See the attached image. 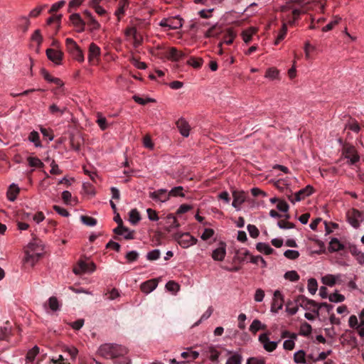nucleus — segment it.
<instances>
[{"mask_svg":"<svg viewBox=\"0 0 364 364\" xmlns=\"http://www.w3.org/2000/svg\"><path fill=\"white\" fill-rule=\"evenodd\" d=\"M160 251L157 249L149 252L146 255V259L150 261L156 260L160 257Z\"/></svg>","mask_w":364,"mask_h":364,"instance_id":"nucleus-57","label":"nucleus"},{"mask_svg":"<svg viewBox=\"0 0 364 364\" xmlns=\"http://www.w3.org/2000/svg\"><path fill=\"white\" fill-rule=\"evenodd\" d=\"M242 360V355L237 353H235L227 360L226 364H241Z\"/></svg>","mask_w":364,"mask_h":364,"instance_id":"nucleus-41","label":"nucleus"},{"mask_svg":"<svg viewBox=\"0 0 364 364\" xmlns=\"http://www.w3.org/2000/svg\"><path fill=\"white\" fill-rule=\"evenodd\" d=\"M245 200V196L244 192H233V201L232 204L233 207L238 208Z\"/></svg>","mask_w":364,"mask_h":364,"instance_id":"nucleus-23","label":"nucleus"},{"mask_svg":"<svg viewBox=\"0 0 364 364\" xmlns=\"http://www.w3.org/2000/svg\"><path fill=\"white\" fill-rule=\"evenodd\" d=\"M67 51L71 55L73 59L82 63L84 61V55L77 43L72 38L65 39Z\"/></svg>","mask_w":364,"mask_h":364,"instance_id":"nucleus-4","label":"nucleus"},{"mask_svg":"<svg viewBox=\"0 0 364 364\" xmlns=\"http://www.w3.org/2000/svg\"><path fill=\"white\" fill-rule=\"evenodd\" d=\"M114 232L118 235H122L126 240H131L134 238V231L123 226L122 219H119V225L114 229Z\"/></svg>","mask_w":364,"mask_h":364,"instance_id":"nucleus-11","label":"nucleus"},{"mask_svg":"<svg viewBox=\"0 0 364 364\" xmlns=\"http://www.w3.org/2000/svg\"><path fill=\"white\" fill-rule=\"evenodd\" d=\"M158 286V279H151L143 282L140 286L141 291L144 294H149L153 291Z\"/></svg>","mask_w":364,"mask_h":364,"instance_id":"nucleus-15","label":"nucleus"},{"mask_svg":"<svg viewBox=\"0 0 364 364\" xmlns=\"http://www.w3.org/2000/svg\"><path fill=\"white\" fill-rule=\"evenodd\" d=\"M100 48L95 43H92L89 46L88 60L92 61L95 58L100 56Z\"/></svg>","mask_w":364,"mask_h":364,"instance_id":"nucleus-21","label":"nucleus"},{"mask_svg":"<svg viewBox=\"0 0 364 364\" xmlns=\"http://www.w3.org/2000/svg\"><path fill=\"white\" fill-rule=\"evenodd\" d=\"M278 226L282 229H291L294 228V224L286 220H279L277 223Z\"/></svg>","mask_w":364,"mask_h":364,"instance_id":"nucleus-61","label":"nucleus"},{"mask_svg":"<svg viewBox=\"0 0 364 364\" xmlns=\"http://www.w3.org/2000/svg\"><path fill=\"white\" fill-rule=\"evenodd\" d=\"M259 341L262 344L264 349L267 352L274 351L277 348L278 344L277 341H269L268 333L260 334L259 336Z\"/></svg>","mask_w":364,"mask_h":364,"instance_id":"nucleus-8","label":"nucleus"},{"mask_svg":"<svg viewBox=\"0 0 364 364\" xmlns=\"http://www.w3.org/2000/svg\"><path fill=\"white\" fill-rule=\"evenodd\" d=\"M183 188L182 186L174 187L168 193L169 197L170 196H173V197H177V196L184 197L185 194L183 193Z\"/></svg>","mask_w":364,"mask_h":364,"instance_id":"nucleus-52","label":"nucleus"},{"mask_svg":"<svg viewBox=\"0 0 364 364\" xmlns=\"http://www.w3.org/2000/svg\"><path fill=\"white\" fill-rule=\"evenodd\" d=\"M199 356V353L198 351H191V352H183L181 353V357L183 358H191V360H194L197 359Z\"/></svg>","mask_w":364,"mask_h":364,"instance_id":"nucleus-62","label":"nucleus"},{"mask_svg":"<svg viewBox=\"0 0 364 364\" xmlns=\"http://www.w3.org/2000/svg\"><path fill=\"white\" fill-rule=\"evenodd\" d=\"M31 40L37 43L38 46H40L43 41V37L41 34L40 30L37 29L34 31L31 36Z\"/></svg>","mask_w":364,"mask_h":364,"instance_id":"nucleus-60","label":"nucleus"},{"mask_svg":"<svg viewBox=\"0 0 364 364\" xmlns=\"http://www.w3.org/2000/svg\"><path fill=\"white\" fill-rule=\"evenodd\" d=\"M350 253L355 256L360 264H364V253L360 251L355 246L350 247Z\"/></svg>","mask_w":364,"mask_h":364,"instance_id":"nucleus-33","label":"nucleus"},{"mask_svg":"<svg viewBox=\"0 0 364 364\" xmlns=\"http://www.w3.org/2000/svg\"><path fill=\"white\" fill-rule=\"evenodd\" d=\"M149 197L156 202L164 203L169 199L166 189H159L149 193Z\"/></svg>","mask_w":364,"mask_h":364,"instance_id":"nucleus-13","label":"nucleus"},{"mask_svg":"<svg viewBox=\"0 0 364 364\" xmlns=\"http://www.w3.org/2000/svg\"><path fill=\"white\" fill-rule=\"evenodd\" d=\"M176 127L180 134L184 136L188 137L190 134L191 127L188 122L183 118L179 119L176 122Z\"/></svg>","mask_w":364,"mask_h":364,"instance_id":"nucleus-16","label":"nucleus"},{"mask_svg":"<svg viewBox=\"0 0 364 364\" xmlns=\"http://www.w3.org/2000/svg\"><path fill=\"white\" fill-rule=\"evenodd\" d=\"M141 220L139 212L136 209H132L129 212V222L132 225H136Z\"/></svg>","mask_w":364,"mask_h":364,"instance_id":"nucleus-35","label":"nucleus"},{"mask_svg":"<svg viewBox=\"0 0 364 364\" xmlns=\"http://www.w3.org/2000/svg\"><path fill=\"white\" fill-rule=\"evenodd\" d=\"M28 140L33 143L36 147H41L42 146L40 141L39 134L36 131H32L30 133Z\"/></svg>","mask_w":364,"mask_h":364,"instance_id":"nucleus-32","label":"nucleus"},{"mask_svg":"<svg viewBox=\"0 0 364 364\" xmlns=\"http://www.w3.org/2000/svg\"><path fill=\"white\" fill-rule=\"evenodd\" d=\"M257 31V29L255 27H250L246 30H244L242 33V38L243 41L245 43H249L252 38V36L255 35Z\"/></svg>","mask_w":364,"mask_h":364,"instance_id":"nucleus-20","label":"nucleus"},{"mask_svg":"<svg viewBox=\"0 0 364 364\" xmlns=\"http://www.w3.org/2000/svg\"><path fill=\"white\" fill-rule=\"evenodd\" d=\"M49 111L52 114L59 113L62 115L67 111V107L59 108L55 104H53L49 107Z\"/></svg>","mask_w":364,"mask_h":364,"instance_id":"nucleus-55","label":"nucleus"},{"mask_svg":"<svg viewBox=\"0 0 364 364\" xmlns=\"http://www.w3.org/2000/svg\"><path fill=\"white\" fill-rule=\"evenodd\" d=\"M176 239L180 246L183 248H188L195 245L197 242V239L191 235L188 232L176 235Z\"/></svg>","mask_w":364,"mask_h":364,"instance_id":"nucleus-7","label":"nucleus"},{"mask_svg":"<svg viewBox=\"0 0 364 364\" xmlns=\"http://www.w3.org/2000/svg\"><path fill=\"white\" fill-rule=\"evenodd\" d=\"M284 278L290 282H297L300 277L296 271L291 270L284 274Z\"/></svg>","mask_w":364,"mask_h":364,"instance_id":"nucleus-48","label":"nucleus"},{"mask_svg":"<svg viewBox=\"0 0 364 364\" xmlns=\"http://www.w3.org/2000/svg\"><path fill=\"white\" fill-rule=\"evenodd\" d=\"M129 6V0H121L119 2L117 9L114 12V15L117 18V21H119L121 18L124 15L125 9Z\"/></svg>","mask_w":364,"mask_h":364,"instance_id":"nucleus-19","label":"nucleus"},{"mask_svg":"<svg viewBox=\"0 0 364 364\" xmlns=\"http://www.w3.org/2000/svg\"><path fill=\"white\" fill-rule=\"evenodd\" d=\"M185 57V53L181 50H177L175 47H171L168 49L166 58L172 61H178Z\"/></svg>","mask_w":364,"mask_h":364,"instance_id":"nucleus-18","label":"nucleus"},{"mask_svg":"<svg viewBox=\"0 0 364 364\" xmlns=\"http://www.w3.org/2000/svg\"><path fill=\"white\" fill-rule=\"evenodd\" d=\"M247 228L250 235L252 237L256 238L259 236V231L255 225L250 224L247 225Z\"/></svg>","mask_w":364,"mask_h":364,"instance_id":"nucleus-58","label":"nucleus"},{"mask_svg":"<svg viewBox=\"0 0 364 364\" xmlns=\"http://www.w3.org/2000/svg\"><path fill=\"white\" fill-rule=\"evenodd\" d=\"M46 55L48 58L56 65L61 64L63 53L62 51L52 48L46 50Z\"/></svg>","mask_w":364,"mask_h":364,"instance_id":"nucleus-12","label":"nucleus"},{"mask_svg":"<svg viewBox=\"0 0 364 364\" xmlns=\"http://www.w3.org/2000/svg\"><path fill=\"white\" fill-rule=\"evenodd\" d=\"M236 37V33L232 28H228L226 31V33L224 36V40L223 41V43L227 45H230L233 43L235 38Z\"/></svg>","mask_w":364,"mask_h":364,"instance_id":"nucleus-26","label":"nucleus"},{"mask_svg":"<svg viewBox=\"0 0 364 364\" xmlns=\"http://www.w3.org/2000/svg\"><path fill=\"white\" fill-rule=\"evenodd\" d=\"M19 191L20 189L17 186L14 184L11 185L9 191H7L8 199L11 201L15 200L18 194L19 193Z\"/></svg>","mask_w":364,"mask_h":364,"instance_id":"nucleus-28","label":"nucleus"},{"mask_svg":"<svg viewBox=\"0 0 364 364\" xmlns=\"http://www.w3.org/2000/svg\"><path fill=\"white\" fill-rule=\"evenodd\" d=\"M264 77L270 80L279 79V71L275 68H268L265 73Z\"/></svg>","mask_w":364,"mask_h":364,"instance_id":"nucleus-30","label":"nucleus"},{"mask_svg":"<svg viewBox=\"0 0 364 364\" xmlns=\"http://www.w3.org/2000/svg\"><path fill=\"white\" fill-rule=\"evenodd\" d=\"M128 349L120 344L107 343L102 344L98 350L97 353L107 359H116L123 358L120 364H130V360L124 358L127 354Z\"/></svg>","mask_w":364,"mask_h":364,"instance_id":"nucleus-1","label":"nucleus"},{"mask_svg":"<svg viewBox=\"0 0 364 364\" xmlns=\"http://www.w3.org/2000/svg\"><path fill=\"white\" fill-rule=\"evenodd\" d=\"M314 192V187L311 185H308L305 188L296 192L294 196H293L292 195L289 196L288 199L292 203H295L296 202H299L305 199L306 197L311 196Z\"/></svg>","mask_w":364,"mask_h":364,"instance_id":"nucleus-5","label":"nucleus"},{"mask_svg":"<svg viewBox=\"0 0 364 364\" xmlns=\"http://www.w3.org/2000/svg\"><path fill=\"white\" fill-rule=\"evenodd\" d=\"M96 269L95 263L90 262L87 263L84 261H80L78 262V267L73 269V272L75 274H81L85 272H93Z\"/></svg>","mask_w":364,"mask_h":364,"instance_id":"nucleus-10","label":"nucleus"},{"mask_svg":"<svg viewBox=\"0 0 364 364\" xmlns=\"http://www.w3.org/2000/svg\"><path fill=\"white\" fill-rule=\"evenodd\" d=\"M203 62V60L202 58H191L188 60L187 63L194 68H199L201 67Z\"/></svg>","mask_w":364,"mask_h":364,"instance_id":"nucleus-53","label":"nucleus"},{"mask_svg":"<svg viewBox=\"0 0 364 364\" xmlns=\"http://www.w3.org/2000/svg\"><path fill=\"white\" fill-rule=\"evenodd\" d=\"M119 296L120 294L116 288H112L111 290H108L105 294V298L108 300H114L119 297Z\"/></svg>","mask_w":364,"mask_h":364,"instance_id":"nucleus-45","label":"nucleus"},{"mask_svg":"<svg viewBox=\"0 0 364 364\" xmlns=\"http://www.w3.org/2000/svg\"><path fill=\"white\" fill-rule=\"evenodd\" d=\"M221 33V28L217 24L213 25L205 33V38L216 37Z\"/></svg>","mask_w":364,"mask_h":364,"instance_id":"nucleus-29","label":"nucleus"},{"mask_svg":"<svg viewBox=\"0 0 364 364\" xmlns=\"http://www.w3.org/2000/svg\"><path fill=\"white\" fill-rule=\"evenodd\" d=\"M80 220L87 226H95L97 224V220L90 216L82 215Z\"/></svg>","mask_w":364,"mask_h":364,"instance_id":"nucleus-51","label":"nucleus"},{"mask_svg":"<svg viewBox=\"0 0 364 364\" xmlns=\"http://www.w3.org/2000/svg\"><path fill=\"white\" fill-rule=\"evenodd\" d=\"M284 300V296L279 290H276L274 292L272 303L271 306V311L274 313H277L283 307Z\"/></svg>","mask_w":364,"mask_h":364,"instance_id":"nucleus-9","label":"nucleus"},{"mask_svg":"<svg viewBox=\"0 0 364 364\" xmlns=\"http://www.w3.org/2000/svg\"><path fill=\"white\" fill-rule=\"evenodd\" d=\"M43 254V248L36 242H30L25 250V262L34 266Z\"/></svg>","mask_w":364,"mask_h":364,"instance_id":"nucleus-2","label":"nucleus"},{"mask_svg":"<svg viewBox=\"0 0 364 364\" xmlns=\"http://www.w3.org/2000/svg\"><path fill=\"white\" fill-rule=\"evenodd\" d=\"M28 162L31 167H43V163L37 157H28Z\"/></svg>","mask_w":364,"mask_h":364,"instance_id":"nucleus-54","label":"nucleus"},{"mask_svg":"<svg viewBox=\"0 0 364 364\" xmlns=\"http://www.w3.org/2000/svg\"><path fill=\"white\" fill-rule=\"evenodd\" d=\"M166 289L168 291H170L173 294H176V292H178L179 291L180 286L178 283H176L174 281H169L166 284Z\"/></svg>","mask_w":364,"mask_h":364,"instance_id":"nucleus-43","label":"nucleus"},{"mask_svg":"<svg viewBox=\"0 0 364 364\" xmlns=\"http://www.w3.org/2000/svg\"><path fill=\"white\" fill-rule=\"evenodd\" d=\"M138 257L139 254L137 253V252L134 250L128 252L125 255V258L127 259L128 262H134L138 259Z\"/></svg>","mask_w":364,"mask_h":364,"instance_id":"nucleus-59","label":"nucleus"},{"mask_svg":"<svg viewBox=\"0 0 364 364\" xmlns=\"http://www.w3.org/2000/svg\"><path fill=\"white\" fill-rule=\"evenodd\" d=\"M307 288H308L309 291L311 294H316V292L317 291V289H318L317 281L315 279H313V278L309 279L308 280Z\"/></svg>","mask_w":364,"mask_h":364,"instance_id":"nucleus-49","label":"nucleus"},{"mask_svg":"<svg viewBox=\"0 0 364 364\" xmlns=\"http://www.w3.org/2000/svg\"><path fill=\"white\" fill-rule=\"evenodd\" d=\"M88 24L90 26L92 31H97L100 28V23L95 18L94 16L89 19Z\"/></svg>","mask_w":364,"mask_h":364,"instance_id":"nucleus-64","label":"nucleus"},{"mask_svg":"<svg viewBox=\"0 0 364 364\" xmlns=\"http://www.w3.org/2000/svg\"><path fill=\"white\" fill-rule=\"evenodd\" d=\"M70 21L77 28V31L81 33L85 31V23L82 19L79 14H73L70 16Z\"/></svg>","mask_w":364,"mask_h":364,"instance_id":"nucleus-14","label":"nucleus"},{"mask_svg":"<svg viewBox=\"0 0 364 364\" xmlns=\"http://www.w3.org/2000/svg\"><path fill=\"white\" fill-rule=\"evenodd\" d=\"M166 223L168 224L167 230L171 231L173 228L178 227V221L175 216L168 215L166 217Z\"/></svg>","mask_w":364,"mask_h":364,"instance_id":"nucleus-38","label":"nucleus"},{"mask_svg":"<svg viewBox=\"0 0 364 364\" xmlns=\"http://www.w3.org/2000/svg\"><path fill=\"white\" fill-rule=\"evenodd\" d=\"M328 299L331 302L338 303L343 301L345 300V296L343 294H339L338 291H335L328 296Z\"/></svg>","mask_w":364,"mask_h":364,"instance_id":"nucleus-46","label":"nucleus"},{"mask_svg":"<svg viewBox=\"0 0 364 364\" xmlns=\"http://www.w3.org/2000/svg\"><path fill=\"white\" fill-rule=\"evenodd\" d=\"M338 170L336 167L332 166L326 169H320L321 175L323 178L328 176V174L335 176L338 173Z\"/></svg>","mask_w":364,"mask_h":364,"instance_id":"nucleus-50","label":"nucleus"},{"mask_svg":"<svg viewBox=\"0 0 364 364\" xmlns=\"http://www.w3.org/2000/svg\"><path fill=\"white\" fill-rule=\"evenodd\" d=\"M287 32V25L285 23H283V25L277 35V37L274 41L275 45H278L279 43V42L284 38V37L286 36Z\"/></svg>","mask_w":364,"mask_h":364,"instance_id":"nucleus-47","label":"nucleus"},{"mask_svg":"<svg viewBox=\"0 0 364 364\" xmlns=\"http://www.w3.org/2000/svg\"><path fill=\"white\" fill-rule=\"evenodd\" d=\"M347 220L354 228H358L360 222L364 220L363 213L357 209L353 208L347 213Z\"/></svg>","mask_w":364,"mask_h":364,"instance_id":"nucleus-6","label":"nucleus"},{"mask_svg":"<svg viewBox=\"0 0 364 364\" xmlns=\"http://www.w3.org/2000/svg\"><path fill=\"white\" fill-rule=\"evenodd\" d=\"M306 353L304 350H300L296 352L294 355V360L296 363H306Z\"/></svg>","mask_w":364,"mask_h":364,"instance_id":"nucleus-40","label":"nucleus"},{"mask_svg":"<svg viewBox=\"0 0 364 364\" xmlns=\"http://www.w3.org/2000/svg\"><path fill=\"white\" fill-rule=\"evenodd\" d=\"M49 309L53 311H57L60 309L59 301L55 296H51L48 301Z\"/></svg>","mask_w":364,"mask_h":364,"instance_id":"nucleus-37","label":"nucleus"},{"mask_svg":"<svg viewBox=\"0 0 364 364\" xmlns=\"http://www.w3.org/2000/svg\"><path fill=\"white\" fill-rule=\"evenodd\" d=\"M256 249L262 253H264L267 255L272 254L274 250L270 247V245L265 242H258L256 245Z\"/></svg>","mask_w":364,"mask_h":364,"instance_id":"nucleus-25","label":"nucleus"},{"mask_svg":"<svg viewBox=\"0 0 364 364\" xmlns=\"http://www.w3.org/2000/svg\"><path fill=\"white\" fill-rule=\"evenodd\" d=\"M246 364H265L263 358L252 357L247 360Z\"/></svg>","mask_w":364,"mask_h":364,"instance_id":"nucleus-63","label":"nucleus"},{"mask_svg":"<svg viewBox=\"0 0 364 364\" xmlns=\"http://www.w3.org/2000/svg\"><path fill=\"white\" fill-rule=\"evenodd\" d=\"M343 248L344 245L337 238H332L329 242L328 251L331 252H338Z\"/></svg>","mask_w":364,"mask_h":364,"instance_id":"nucleus-24","label":"nucleus"},{"mask_svg":"<svg viewBox=\"0 0 364 364\" xmlns=\"http://www.w3.org/2000/svg\"><path fill=\"white\" fill-rule=\"evenodd\" d=\"M341 18L340 17L336 16L333 20L329 22L326 26L322 28L323 32H327L332 30L338 23L341 21Z\"/></svg>","mask_w":364,"mask_h":364,"instance_id":"nucleus-42","label":"nucleus"},{"mask_svg":"<svg viewBox=\"0 0 364 364\" xmlns=\"http://www.w3.org/2000/svg\"><path fill=\"white\" fill-rule=\"evenodd\" d=\"M208 351L210 353V360L213 363H218V358L220 355V353L215 348V347L209 346Z\"/></svg>","mask_w":364,"mask_h":364,"instance_id":"nucleus-31","label":"nucleus"},{"mask_svg":"<svg viewBox=\"0 0 364 364\" xmlns=\"http://www.w3.org/2000/svg\"><path fill=\"white\" fill-rule=\"evenodd\" d=\"M226 255L225 243H220V247L213 251L212 258L215 261H223Z\"/></svg>","mask_w":364,"mask_h":364,"instance_id":"nucleus-17","label":"nucleus"},{"mask_svg":"<svg viewBox=\"0 0 364 364\" xmlns=\"http://www.w3.org/2000/svg\"><path fill=\"white\" fill-rule=\"evenodd\" d=\"M341 158L347 159L349 165H353L360 161V155L356 148L350 144H343L341 149Z\"/></svg>","mask_w":364,"mask_h":364,"instance_id":"nucleus-3","label":"nucleus"},{"mask_svg":"<svg viewBox=\"0 0 364 364\" xmlns=\"http://www.w3.org/2000/svg\"><path fill=\"white\" fill-rule=\"evenodd\" d=\"M289 337L290 339L284 341L283 347L286 350H291L294 349L295 346L294 340L296 338V335L295 333H291Z\"/></svg>","mask_w":364,"mask_h":364,"instance_id":"nucleus-34","label":"nucleus"},{"mask_svg":"<svg viewBox=\"0 0 364 364\" xmlns=\"http://www.w3.org/2000/svg\"><path fill=\"white\" fill-rule=\"evenodd\" d=\"M312 328L311 326L304 322L301 324L300 328H299V334L304 336H308L311 333Z\"/></svg>","mask_w":364,"mask_h":364,"instance_id":"nucleus-36","label":"nucleus"},{"mask_svg":"<svg viewBox=\"0 0 364 364\" xmlns=\"http://www.w3.org/2000/svg\"><path fill=\"white\" fill-rule=\"evenodd\" d=\"M39 353V348L37 346H35L31 350H29L26 354V360L28 362H33L36 358V356Z\"/></svg>","mask_w":364,"mask_h":364,"instance_id":"nucleus-39","label":"nucleus"},{"mask_svg":"<svg viewBox=\"0 0 364 364\" xmlns=\"http://www.w3.org/2000/svg\"><path fill=\"white\" fill-rule=\"evenodd\" d=\"M168 21L169 29H178L181 28L183 26V19L179 16L168 18Z\"/></svg>","mask_w":364,"mask_h":364,"instance_id":"nucleus-22","label":"nucleus"},{"mask_svg":"<svg viewBox=\"0 0 364 364\" xmlns=\"http://www.w3.org/2000/svg\"><path fill=\"white\" fill-rule=\"evenodd\" d=\"M284 255L289 259H295L299 257V252L297 250H287L284 252Z\"/></svg>","mask_w":364,"mask_h":364,"instance_id":"nucleus-56","label":"nucleus"},{"mask_svg":"<svg viewBox=\"0 0 364 364\" xmlns=\"http://www.w3.org/2000/svg\"><path fill=\"white\" fill-rule=\"evenodd\" d=\"M322 282L325 285L333 287L336 282V277L332 274H327L322 277Z\"/></svg>","mask_w":364,"mask_h":364,"instance_id":"nucleus-44","label":"nucleus"},{"mask_svg":"<svg viewBox=\"0 0 364 364\" xmlns=\"http://www.w3.org/2000/svg\"><path fill=\"white\" fill-rule=\"evenodd\" d=\"M266 328V325L262 324L260 321L258 319H255L250 326V331L252 332L253 334H256V333L259 330H264Z\"/></svg>","mask_w":364,"mask_h":364,"instance_id":"nucleus-27","label":"nucleus"}]
</instances>
